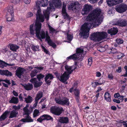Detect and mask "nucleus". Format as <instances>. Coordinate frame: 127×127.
I'll use <instances>...</instances> for the list:
<instances>
[{
  "label": "nucleus",
  "instance_id": "obj_1",
  "mask_svg": "<svg viewBox=\"0 0 127 127\" xmlns=\"http://www.w3.org/2000/svg\"><path fill=\"white\" fill-rule=\"evenodd\" d=\"M101 13V10L100 9L96 8L87 17L86 20L88 22L83 24L81 29V35L84 38L88 37L90 28L98 26L102 22L104 17L100 15Z\"/></svg>",
  "mask_w": 127,
  "mask_h": 127
},
{
  "label": "nucleus",
  "instance_id": "obj_2",
  "mask_svg": "<svg viewBox=\"0 0 127 127\" xmlns=\"http://www.w3.org/2000/svg\"><path fill=\"white\" fill-rule=\"evenodd\" d=\"M48 0H37L36 2L35 7L34 8L35 9L37 10L36 14V18L37 21L38 20L43 22L44 20V16L41 14V11L40 7L46 6L48 5Z\"/></svg>",
  "mask_w": 127,
  "mask_h": 127
},
{
  "label": "nucleus",
  "instance_id": "obj_3",
  "mask_svg": "<svg viewBox=\"0 0 127 127\" xmlns=\"http://www.w3.org/2000/svg\"><path fill=\"white\" fill-rule=\"evenodd\" d=\"M49 7H48L44 14V15L47 20L49 19L50 12L54 11L55 9V7H60L62 5L61 0H52L49 1Z\"/></svg>",
  "mask_w": 127,
  "mask_h": 127
},
{
  "label": "nucleus",
  "instance_id": "obj_4",
  "mask_svg": "<svg viewBox=\"0 0 127 127\" xmlns=\"http://www.w3.org/2000/svg\"><path fill=\"white\" fill-rule=\"evenodd\" d=\"M37 18H36L35 24V33L37 37L39 39L41 38L44 39L45 38L46 34L45 32L42 30L41 33H40L41 29V24L40 22H42L41 21L38 20L37 23Z\"/></svg>",
  "mask_w": 127,
  "mask_h": 127
},
{
  "label": "nucleus",
  "instance_id": "obj_5",
  "mask_svg": "<svg viewBox=\"0 0 127 127\" xmlns=\"http://www.w3.org/2000/svg\"><path fill=\"white\" fill-rule=\"evenodd\" d=\"M107 36V34L105 32H97L92 34L90 37V39L96 42L101 41Z\"/></svg>",
  "mask_w": 127,
  "mask_h": 127
},
{
  "label": "nucleus",
  "instance_id": "obj_6",
  "mask_svg": "<svg viewBox=\"0 0 127 127\" xmlns=\"http://www.w3.org/2000/svg\"><path fill=\"white\" fill-rule=\"evenodd\" d=\"M50 112L52 114L55 115L59 116L62 113L63 110L62 107L54 106L50 108Z\"/></svg>",
  "mask_w": 127,
  "mask_h": 127
},
{
  "label": "nucleus",
  "instance_id": "obj_7",
  "mask_svg": "<svg viewBox=\"0 0 127 127\" xmlns=\"http://www.w3.org/2000/svg\"><path fill=\"white\" fill-rule=\"evenodd\" d=\"M115 9L117 12L122 13L127 10V5L126 4L121 3L116 5Z\"/></svg>",
  "mask_w": 127,
  "mask_h": 127
},
{
  "label": "nucleus",
  "instance_id": "obj_8",
  "mask_svg": "<svg viewBox=\"0 0 127 127\" xmlns=\"http://www.w3.org/2000/svg\"><path fill=\"white\" fill-rule=\"evenodd\" d=\"M55 100L56 103L59 104L67 105H69V102L68 101V99L66 97L64 98L62 100L58 98H55Z\"/></svg>",
  "mask_w": 127,
  "mask_h": 127
},
{
  "label": "nucleus",
  "instance_id": "obj_9",
  "mask_svg": "<svg viewBox=\"0 0 127 127\" xmlns=\"http://www.w3.org/2000/svg\"><path fill=\"white\" fill-rule=\"evenodd\" d=\"M92 9V6L91 5L86 4L83 7V8L81 11V13L83 15L87 14L89 13Z\"/></svg>",
  "mask_w": 127,
  "mask_h": 127
},
{
  "label": "nucleus",
  "instance_id": "obj_10",
  "mask_svg": "<svg viewBox=\"0 0 127 127\" xmlns=\"http://www.w3.org/2000/svg\"><path fill=\"white\" fill-rule=\"evenodd\" d=\"M80 4L78 1H76L74 3H71L69 5L68 8L69 9L72 10L73 12H75L77 10L80 8Z\"/></svg>",
  "mask_w": 127,
  "mask_h": 127
},
{
  "label": "nucleus",
  "instance_id": "obj_11",
  "mask_svg": "<svg viewBox=\"0 0 127 127\" xmlns=\"http://www.w3.org/2000/svg\"><path fill=\"white\" fill-rule=\"evenodd\" d=\"M77 63L75 62V65L71 66H69L67 65L65 66V68L66 70L67 73L69 75L71 74L73 71L76 68V66H77Z\"/></svg>",
  "mask_w": 127,
  "mask_h": 127
},
{
  "label": "nucleus",
  "instance_id": "obj_12",
  "mask_svg": "<svg viewBox=\"0 0 127 127\" xmlns=\"http://www.w3.org/2000/svg\"><path fill=\"white\" fill-rule=\"evenodd\" d=\"M30 82L32 83L35 88H37L40 87L42 84V83L41 81H40L37 80V79L34 78L31 79L30 80Z\"/></svg>",
  "mask_w": 127,
  "mask_h": 127
},
{
  "label": "nucleus",
  "instance_id": "obj_13",
  "mask_svg": "<svg viewBox=\"0 0 127 127\" xmlns=\"http://www.w3.org/2000/svg\"><path fill=\"white\" fill-rule=\"evenodd\" d=\"M121 27H125L127 25V21L126 19H120L114 24Z\"/></svg>",
  "mask_w": 127,
  "mask_h": 127
},
{
  "label": "nucleus",
  "instance_id": "obj_14",
  "mask_svg": "<svg viewBox=\"0 0 127 127\" xmlns=\"http://www.w3.org/2000/svg\"><path fill=\"white\" fill-rule=\"evenodd\" d=\"M123 0H106V2L109 6H112L123 2Z\"/></svg>",
  "mask_w": 127,
  "mask_h": 127
},
{
  "label": "nucleus",
  "instance_id": "obj_15",
  "mask_svg": "<svg viewBox=\"0 0 127 127\" xmlns=\"http://www.w3.org/2000/svg\"><path fill=\"white\" fill-rule=\"evenodd\" d=\"M26 70L24 68L21 67H18L16 71V74L19 78H21V75Z\"/></svg>",
  "mask_w": 127,
  "mask_h": 127
},
{
  "label": "nucleus",
  "instance_id": "obj_16",
  "mask_svg": "<svg viewBox=\"0 0 127 127\" xmlns=\"http://www.w3.org/2000/svg\"><path fill=\"white\" fill-rule=\"evenodd\" d=\"M13 7L12 6H10L9 7L7 10L6 14V18L8 17H13Z\"/></svg>",
  "mask_w": 127,
  "mask_h": 127
},
{
  "label": "nucleus",
  "instance_id": "obj_17",
  "mask_svg": "<svg viewBox=\"0 0 127 127\" xmlns=\"http://www.w3.org/2000/svg\"><path fill=\"white\" fill-rule=\"evenodd\" d=\"M69 77V75L67 73L66 71H65L61 76L60 81L62 82H65Z\"/></svg>",
  "mask_w": 127,
  "mask_h": 127
},
{
  "label": "nucleus",
  "instance_id": "obj_18",
  "mask_svg": "<svg viewBox=\"0 0 127 127\" xmlns=\"http://www.w3.org/2000/svg\"><path fill=\"white\" fill-rule=\"evenodd\" d=\"M46 40L47 41L48 44L54 48H55L56 45L53 43L50 39V36L48 35L47 32H46Z\"/></svg>",
  "mask_w": 127,
  "mask_h": 127
},
{
  "label": "nucleus",
  "instance_id": "obj_19",
  "mask_svg": "<svg viewBox=\"0 0 127 127\" xmlns=\"http://www.w3.org/2000/svg\"><path fill=\"white\" fill-rule=\"evenodd\" d=\"M54 78L53 75L51 74L46 75L45 78V80L47 84L50 85L51 82L50 80H52Z\"/></svg>",
  "mask_w": 127,
  "mask_h": 127
},
{
  "label": "nucleus",
  "instance_id": "obj_20",
  "mask_svg": "<svg viewBox=\"0 0 127 127\" xmlns=\"http://www.w3.org/2000/svg\"><path fill=\"white\" fill-rule=\"evenodd\" d=\"M118 30L117 28L113 27L108 30V32L111 35H115L118 32Z\"/></svg>",
  "mask_w": 127,
  "mask_h": 127
},
{
  "label": "nucleus",
  "instance_id": "obj_21",
  "mask_svg": "<svg viewBox=\"0 0 127 127\" xmlns=\"http://www.w3.org/2000/svg\"><path fill=\"white\" fill-rule=\"evenodd\" d=\"M22 85L24 88L27 91L31 90L33 88L32 84L29 83L26 84Z\"/></svg>",
  "mask_w": 127,
  "mask_h": 127
},
{
  "label": "nucleus",
  "instance_id": "obj_22",
  "mask_svg": "<svg viewBox=\"0 0 127 127\" xmlns=\"http://www.w3.org/2000/svg\"><path fill=\"white\" fill-rule=\"evenodd\" d=\"M74 92L75 94V97L77 102H79V92L78 90L75 88L74 90Z\"/></svg>",
  "mask_w": 127,
  "mask_h": 127
},
{
  "label": "nucleus",
  "instance_id": "obj_23",
  "mask_svg": "<svg viewBox=\"0 0 127 127\" xmlns=\"http://www.w3.org/2000/svg\"><path fill=\"white\" fill-rule=\"evenodd\" d=\"M26 114L27 115L26 118L22 119L21 121L24 122H32L33 120L32 119H31V117L29 116V114Z\"/></svg>",
  "mask_w": 127,
  "mask_h": 127
},
{
  "label": "nucleus",
  "instance_id": "obj_24",
  "mask_svg": "<svg viewBox=\"0 0 127 127\" xmlns=\"http://www.w3.org/2000/svg\"><path fill=\"white\" fill-rule=\"evenodd\" d=\"M59 121L62 123H67L68 122V118L67 117H61L59 119Z\"/></svg>",
  "mask_w": 127,
  "mask_h": 127
},
{
  "label": "nucleus",
  "instance_id": "obj_25",
  "mask_svg": "<svg viewBox=\"0 0 127 127\" xmlns=\"http://www.w3.org/2000/svg\"><path fill=\"white\" fill-rule=\"evenodd\" d=\"M14 64H7L3 62L2 60H0V67L1 68H4V67H6L7 65L9 66H13L14 65Z\"/></svg>",
  "mask_w": 127,
  "mask_h": 127
},
{
  "label": "nucleus",
  "instance_id": "obj_26",
  "mask_svg": "<svg viewBox=\"0 0 127 127\" xmlns=\"http://www.w3.org/2000/svg\"><path fill=\"white\" fill-rule=\"evenodd\" d=\"M18 113V111H16L15 110H13L11 112L9 118H12L16 117Z\"/></svg>",
  "mask_w": 127,
  "mask_h": 127
},
{
  "label": "nucleus",
  "instance_id": "obj_27",
  "mask_svg": "<svg viewBox=\"0 0 127 127\" xmlns=\"http://www.w3.org/2000/svg\"><path fill=\"white\" fill-rule=\"evenodd\" d=\"M104 97L105 99L107 101L109 102L111 101V95L108 92L105 93Z\"/></svg>",
  "mask_w": 127,
  "mask_h": 127
},
{
  "label": "nucleus",
  "instance_id": "obj_28",
  "mask_svg": "<svg viewBox=\"0 0 127 127\" xmlns=\"http://www.w3.org/2000/svg\"><path fill=\"white\" fill-rule=\"evenodd\" d=\"M19 100L18 98L14 96L12 97L11 100H10L9 102L11 103H14L15 104H17L18 103Z\"/></svg>",
  "mask_w": 127,
  "mask_h": 127
},
{
  "label": "nucleus",
  "instance_id": "obj_29",
  "mask_svg": "<svg viewBox=\"0 0 127 127\" xmlns=\"http://www.w3.org/2000/svg\"><path fill=\"white\" fill-rule=\"evenodd\" d=\"M77 54H74L67 57L66 58L67 60H69L71 59H72L74 60H77L78 59V57L76 55Z\"/></svg>",
  "mask_w": 127,
  "mask_h": 127
},
{
  "label": "nucleus",
  "instance_id": "obj_30",
  "mask_svg": "<svg viewBox=\"0 0 127 127\" xmlns=\"http://www.w3.org/2000/svg\"><path fill=\"white\" fill-rule=\"evenodd\" d=\"M19 48V46L16 45L11 44L10 46V48L12 51L15 52Z\"/></svg>",
  "mask_w": 127,
  "mask_h": 127
},
{
  "label": "nucleus",
  "instance_id": "obj_31",
  "mask_svg": "<svg viewBox=\"0 0 127 127\" xmlns=\"http://www.w3.org/2000/svg\"><path fill=\"white\" fill-rule=\"evenodd\" d=\"M76 54H77L76 55L78 57V59L80 57L79 56L81 55V54L82 53L84 52L83 49L81 48H77L76 49Z\"/></svg>",
  "mask_w": 127,
  "mask_h": 127
},
{
  "label": "nucleus",
  "instance_id": "obj_32",
  "mask_svg": "<svg viewBox=\"0 0 127 127\" xmlns=\"http://www.w3.org/2000/svg\"><path fill=\"white\" fill-rule=\"evenodd\" d=\"M8 112L7 111H6L3 114H2L0 117V120L1 121L4 120L7 117V115L8 114Z\"/></svg>",
  "mask_w": 127,
  "mask_h": 127
},
{
  "label": "nucleus",
  "instance_id": "obj_33",
  "mask_svg": "<svg viewBox=\"0 0 127 127\" xmlns=\"http://www.w3.org/2000/svg\"><path fill=\"white\" fill-rule=\"evenodd\" d=\"M42 93L41 92H39L36 95L35 98V100L38 101L42 97Z\"/></svg>",
  "mask_w": 127,
  "mask_h": 127
},
{
  "label": "nucleus",
  "instance_id": "obj_34",
  "mask_svg": "<svg viewBox=\"0 0 127 127\" xmlns=\"http://www.w3.org/2000/svg\"><path fill=\"white\" fill-rule=\"evenodd\" d=\"M43 116L44 117V120H51L52 121H53V118L49 115L47 114H44L43 115Z\"/></svg>",
  "mask_w": 127,
  "mask_h": 127
},
{
  "label": "nucleus",
  "instance_id": "obj_35",
  "mask_svg": "<svg viewBox=\"0 0 127 127\" xmlns=\"http://www.w3.org/2000/svg\"><path fill=\"white\" fill-rule=\"evenodd\" d=\"M25 101L27 103H30L32 101V97L30 96H28V97L25 98Z\"/></svg>",
  "mask_w": 127,
  "mask_h": 127
},
{
  "label": "nucleus",
  "instance_id": "obj_36",
  "mask_svg": "<svg viewBox=\"0 0 127 127\" xmlns=\"http://www.w3.org/2000/svg\"><path fill=\"white\" fill-rule=\"evenodd\" d=\"M40 112L38 110L35 109L33 112V117L35 118L36 117L38 116L39 115Z\"/></svg>",
  "mask_w": 127,
  "mask_h": 127
},
{
  "label": "nucleus",
  "instance_id": "obj_37",
  "mask_svg": "<svg viewBox=\"0 0 127 127\" xmlns=\"http://www.w3.org/2000/svg\"><path fill=\"white\" fill-rule=\"evenodd\" d=\"M38 72V71L36 69H34L32 71L30 74L31 78L36 76Z\"/></svg>",
  "mask_w": 127,
  "mask_h": 127
},
{
  "label": "nucleus",
  "instance_id": "obj_38",
  "mask_svg": "<svg viewBox=\"0 0 127 127\" xmlns=\"http://www.w3.org/2000/svg\"><path fill=\"white\" fill-rule=\"evenodd\" d=\"M39 47L38 46H34L33 45H32L31 47L32 49L34 52H35L37 51H39Z\"/></svg>",
  "mask_w": 127,
  "mask_h": 127
},
{
  "label": "nucleus",
  "instance_id": "obj_39",
  "mask_svg": "<svg viewBox=\"0 0 127 127\" xmlns=\"http://www.w3.org/2000/svg\"><path fill=\"white\" fill-rule=\"evenodd\" d=\"M30 31L31 34L33 35L34 33V28H33V24H31L30 27Z\"/></svg>",
  "mask_w": 127,
  "mask_h": 127
},
{
  "label": "nucleus",
  "instance_id": "obj_40",
  "mask_svg": "<svg viewBox=\"0 0 127 127\" xmlns=\"http://www.w3.org/2000/svg\"><path fill=\"white\" fill-rule=\"evenodd\" d=\"M44 77V75L40 74L39 75H38L37 76L36 78L37 79V80L40 81H41V80Z\"/></svg>",
  "mask_w": 127,
  "mask_h": 127
},
{
  "label": "nucleus",
  "instance_id": "obj_41",
  "mask_svg": "<svg viewBox=\"0 0 127 127\" xmlns=\"http://www.w3.org/2000/svg\"><path fill=\"white\" fill-rule=\"evenodd\" d=\"M110 50V52L111 53L116 54L118 53V52L117 51L116 49L115 48H114L112 47V48L110 49H109Z\"/></svg>",
  "mask_w": 127,
  "mask_h": 127
},
{
  "label": "nucleus",
  "instance_id": "obj_42",
  "mask_svg": "<svg viewBox=\"0 0 127 127\" xmlns=\"http://www.w3.org/2000/svg\"><path fill=\"white\" fill-rule=\"evenodd\" d=\"M97 50L100 52H104L105 50V49L104 47H99L97 48Z\"/></svg>",
  "mask_w": 127,
  "mask_h": 127
},
{
  "label": "nucleus",
  "instance_id": "obj_43",
  "mask_svg": "<svg viewBox=\"0 0 127 127\" xmlns=\"http://www.w3.org/2000/svg\"><path fill=\"white\" fill-rule=\"evenodd\" d=\"M62 13L64 19H69V16L66 13V11L62 12Z\"/></svg>",
  "mask_w": 127,
  "mask_h": 127
},
{
  "label": "nucleus",
  "instance_id": "obj_44",
  "mask_svg": "<svg viewBox=\"0 0 127 127\" xmlns=\"http://www.w3.org/2000/svg\"><path fill=\"white\" fill-rule=\"evenodd\" d=\"M92 58H90L88 60V67L89 68L91 66L92 63Z\"/></svg>",
  "mask_w": 127,
  "mask_h": 127
},
{
  "label": "nucleus",
  "instance_id": "obj_45",
  "mask_svg": "<svg viewBox=\"0 0 127 127\" xmlns=\"http://www.w3.org/2000/svg\"><path fill=\"white\" fill-rule=\"evenodd\" d=\"M12 74V73L7 70H5V75L8 76H11Z\"/></svg>",
  "mask_w": 127,
  "mask_h": 127
},
{
  "label": "nucleus",
  "instance_id": "obj_46",
  "mask_svg": "<svg viewBox=\"0 0 127 127\" xmlns=\"http://www.w3.org/2000/svg\"><path fill=\"white\" fill-rule=\"evenodd\" d=\"M116 42L118 44H121L123 43L124 41L120 38H117L116 40Z\"/></svg>",
  "mask_w": 127,
  "mask_h": 127
},
{
  "label": "nucleus",
  "instance_id": "obj_47",
  "mask_svg": "<svg viewBox=\"0 0 127 127\" xmlns=\"http://www.w3.org/2000/svg\"><path fill=\"white\" fill-rule=\"evenodd\" d=\"M67 39L69 41H71L73 38V36L70 34L67 33Z\"/></svg>",
  "mask_w": 127,
  "mask_h": 127
},
{
  "label": "nucleus",
  "instance_id": "obj_48",
  "mask_svg": "<svg viewBox=\"0 0 127 127\" xmlns=\"http://www.w3.org/2000/svg\"><path fill=\"white\" fill-rule=\"evenodd\" d=\"M21 108V106L20 105H18L17 106L16 105H13V108L16 111H18V110L19 109Z\"/></svg>",
  "mask_w": 127,
  "mask_h": 127
},
{
  "label": "nucleus",
  "instance_id": "obj_49",
  "mask_svg": "<svg viewBox=\"0 0 127 127\" xmlns=\"http://www.w3.org/2000/svg\"><path fill=\"white\" fill-rule=\"evenodd\" d=\"M44 120V117L43 116V115L41 116L40 117L37 119V121L40 122L41 123L43 120Z\"/></svg>",
  "mask_w": 127,
  "mask_h": 127
},
{
  "label": "nucleus",
  "instance_id": "obj_50",
  "mask_svg": "<svg viewBox=\"0 0 127 127\" xmlns=\"http://www.w3.org/2000/svg\"><path fill=\"white\" fill-rule=\"evenodd\" d=\"M55 74L56 75V77L60 81V79H61V76L60 75V74L57 72H56L55 73Z\"/></svg>",
  "mask_w": 127,
  "mask_h": 127
},
{
  "label": "nucleus",
  "instance_id": "obj_51",
  "mask_svg": "<svg viewBox=\"0 0 127 127\" xmlns=\"http://www.w3.org/2000/svg\"><path fill=\"white\" fill-rule=\"evenodd\" d=\"M23 109L26 114H29V110L28 109V108L25 107Z\"/></svg>",
  "mask_w": 127,
  "mask_h": 127
},
{
  "label": "nucleus",
  "instance_id": "obj_52",
  "mask_svg": "<svg viewBox=\"0 0 127 127\" xmlns=\"http://www.w3.org/2000/svg\"><path fill=\"white\" fill-rule=\"evenodd\" d=\"M49 27L50 30V33L56 31V30L49 25Z\"/></svg>",
  "mask_w": 127,
  "mask_h": 127
},
{
  "label": "nucleus",
  "instance_id": "obj_53",
  "mask_svg": "<svg viewBox=\"0 0 127 127\" xmlns=\"http://www.w3.org/2000/svg\"><path fill=\"white\" fill-rule=\"evenodd\" d=\"M66 6V4L64 3H63V7L62 10V12L66 11L65 7Z\"/></svg>",
  "mask_w": 127,
  "mask_h": 127
},
{
  "label": "nucleus",
  "instance_id": "obj_54",
  "mask_svg": "<svg viewBox=\"0 0 127 127\" xmlns=\"http://www.w3.org/2000/svg\"><path fill=\"white\" fill-rule=\"evenodd\" d=\"M5 70H0V74L2 75H5Z\"/></svg>",
  "mask_w": 127,
  "mask_h": 127
},
{
  "label": "nucleus",
  "instance_id": "obj_55",
  "mask_svg": "<svg viewBox=\"0 0 127 127\" xmlns=\"http://www.w3.org/2000/svg\"><path fill=\"white\" fill-rule=\"evenodd\" d=\"M97 82H92V85L93 87L95 88L97 86Z\"/></svg>",
  "mask_w": 127,
  "mask_h": 127
},
{
  "label": "nucleus",
  "instance_id": "obj_56",
  "mask_svg": "<svg viewBox=\"0 0 127 127\" xmlns=\"http://www.w3.org/2000/svg\"><path fill=\"white\" fill-rule=\"evenodd\" d=\"M118 55L117 56L118 57L117 58L118 59H120L121 57L123 56L122 55V54L121 53L118 52Z\"/></svg>",
  "mask_w": 127,
  "mask_h": 127
},
{
  "label": "nucleus",
  "instance_id": "obj_57",
  "mask_svg": "<svg viewBox=\"0 0 127 127\" xmlns=\"http://www.w3.org/2000/svg\"><path fill=\"white\" fill-rule=\"evenodd\" d=\"M35 68H36L38 70H43L44 69V67L42 66H37L35 67Z\"/></svg>",
  "mask_w": 127,
  "mask_h": 127
},
{
  "label": "nucleus",
  "instance_id": "obj_58",
  "mask_svg": "<svg viewBox=\"0 0 127 127\" xmlns=\"http://www.w3.org/2000/svg\"><path fill=\"white\" fill-rule=\"evenodd\" d=\"M122 71L121 67H119L118 68V69H117L116 70V71L119 73H120Z\"/></svg>",
  "mask_w": 127,
  "mask_h": 127
},
{
  "label": "nucleus",
  "instance_id": "obj_59",
  "mask_svg": "<svg viewBox=\"0 0 127 127\" xmlns=\"http://www.w3.org/2000/svg\"><path fill=\"white\" fill-rule=\"evenodd\" d=\"M120 96L119 93H118L115 94L114 95V97L116 98H118Z\"/></svg>",
  "mask_w": 127,
  "mask_h": 127
},
{
  "label": "nucleus",
  "instance_id": "obj_60",
  "mask_svg": "<svg viewBox=\"0 0 127 127\" xmlns=\"http://www.w3.org/2000/svg\"><path fill=\"white\" fill-rule=\"evenodd\" d=\"M23 2L25 3L28 4L30 3L31 2V0H23Z\"/></svg>",
  "mask_w": 127,
  "mask_h": 127
},
{
  "label": "nucleus",
  "instance_id": "obj_61",
  "mask_svg": "<svg viewBox=\"0 0 127 127\" xmlns=\"http://www.w3.org/2000/svg\"><path fill=\"white\" fill-rule=\"evenodd\" d=\"M113 101L115 102H116L118 103H120V101L119 100L117 99H113Z\"/></svg>",
  "mask_w": 127,
  "mask_h": 127
},
{
  "label": "nucleus",
  "instance_id": "obj_62",
  "mask_svg": "<svg viewBox=\"0 0 127 127\" xmlns=\"http://www.w3.org/2000/svg\"><path fill=\"white\" fill-rule=\"evenodd\" d=\"M33 14L31 12H29L28 13L27 15L28 17H30L33 16Z\"/></svg>",
  "mask_w": 127,
  "mask_h": 127
},
{
  "label": "nucleus",
  "instance_id": "obj_63",
  "mask_svg": "<svg viewBox=\"0 0 127 127\" xmlns=\"http://www.w3.org/2000/svg\"><path fill=\"white\" fill-rule=\"evenodd\" d=\"M2 81L5 82L6 83L8 84V85H10L11 84V83L10 82V81L7 79H5L4 80H3Z\"/></svg>",
  "mask_w": 127,
  "mask_h": 127
},
{
  "label": "nucleus",
  "instance_id": "obj_64",
  "mask_svg": "<svg viewBox=\"0 0 127 127\" xmlns=\"http://www.w3.org/2000/svg\"><path fill=\"white\" fill-rule=\"evenodd\" d=\"M108 77L109 79H113V76L111 74H109L108 75Z\"/></svg>",
  "mask_w": 127,
  "mask_h": 127
}]
</instances>
